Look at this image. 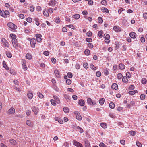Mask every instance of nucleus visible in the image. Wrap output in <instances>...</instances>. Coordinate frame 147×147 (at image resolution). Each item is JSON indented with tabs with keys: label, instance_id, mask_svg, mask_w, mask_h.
<instances>
[{
	"label": "nucleus",
	"instance_id": "5701e85b",
	"mask_svg": "<svg viewBox=\"0 0 147 147\" xmlns=\"http://www.w3.org/2000/svg\"><path fill=\"white\" fill-rule=\"evenodd\" d=\"M55 22L57 23H59L60 22V18L59 17H56L55 18Z\"/></svg>",
	"mask_w": 147,
	"mask_h": 147
},
{
	"label": "nucleus",
	"instance_id": "3c124183",
	"mask_svg": "<svg viewBox=\"0 0 147 147\" xmlns=\"http://www.w3.org/2000/svg\"><path fill=\"white\" fill-rule=\"evenodd\" d=\"M92 33L90 31H88L87 32L86 35L89 37H90L92 36Z\"/></svg>",
	"mask_w": 147,
	"mask_h": 147
},
{
	"label": "nucleus",
	"instance_id": "a18cd8bd",
	"mask_svg": "<svg viewBox=\"0 0 147 147\" xmlns=\"http://www.w3.org/2000/svg\"><path fill=\"white\" fill-rule=\"evenodd\" d=\"M83 66L86 69L88 67V64L86 63H84L83 64Z\"/></svg>",
	"mask_w": 147,
	"mask_h": 147
},
{
	"label": "nucleus",
	"instance_id": "4c0bfd02",
	"mask_svg": "<svg viewBox=\"0 0 147 147\" xmlns=\"http://www.w3.org/2000/svg\"><path fill=\"white\" fill-rule=\"evenodd\" d=\"M119 66L120 69L123 70L125 69V65L123 64H120Z\"/></svg>",
	"mask_w": 147,
	"mask_h": 147
},
{
	"label": "nucleus",
	"instance_id": "4d7b16f0",
	"mask_svg": "<svg viewBox=\"0 0 147 147\" xmlns=\"http://www.w3.org/2000/svg\"><path fill=\"white\" fill-rule=\"evenodd\" d=\"M26 21L28 22L31 23L32 21V19L31 18L28 17L27 18Z\"/></svg>",
	"mask_w": 147,
	"mask_h": 147
},
{
	"label": "nucleus",
	"instance_id": "20e7f679",
	"mask_svg": "<svg viewBox=\"0 0 147 147\" xmlns=\"http://www.w3.org/2000/svg\"><path fill=\"white\" fill-rule=\"evenodd\" d=\"M32 111L34 112L35 115H36L39 111L38 107H37L33 106L32 107Z\"/></svg>",
	"mask_w": 147,
	"mask_h": 147
},
{
	"label": "nucleus",
	"instance_id": "2eb2a0df",
	"mask_svg": "<svg viewBox=\"0 0 147 147\" xmlns=\"http://www.w3.org/2000/svg\"><path fill=\"white\" fill-rule=\"evenodd\" d=\"M131 37L133 38H135L136 36V34L134 32L131 33L129 34Z\"/></svg>",
	"mask_w": 147,
	"mask_h": 147
},
{
	"label": "nucleus",
	"instance_id": "f8f14e48",
	"mask_svg": "<svg viewBox=\"0 0 147 147\" xmlns=\"http://www.w3.org/2000/svg\"><path fill=\"white\" fill-rule=\"evenodd\" d=\"M36 40L35 38H32L30 41V44L32 46L35 45V44L36 43Z\"/></svg>",
	"mask_w": 147,
	"mask_h": 147
},
{
	"label": "nucleus",
	"instance_id": "603ef678",
	"mask_svg": "<svg viewBox=\"0 0 147 147\" xmlns=\"http://www.w3.org/2000/svg\"><path fill=\"white\" fill-rule=\"evenodd\" d=\"M90 66L92 69L94 70H95L96 69V68L94 66L93 64H91Z\"/></svg>",
	"mask_w": 147,
	"mask_h": 147
},
{
	"label": "nucleus",
	"instance_id": "774afa93",
	"mask_svg": "<svg viewBox=\"0 0 147 147\" xmlns=\"http://www.w3.org/2000/svg\"><path fill=\"white\" fill-rule=\"evenodd\" d=\"M143 17L144 19H147V13H144L143 14Z\"/></svg>",
	"mask_w": 147,
	"mask_h": 147
},
{
	"label": "nucleus",
	"instance_id": "f257e3e1",
	"mask_svg": "<svg viewBox=\"0 0 147 147\" xmlns=\"http://www.w3.org/2000/svg\"><path fill=\"white\" fill-rule=\"evenodd\" d=\"M7 25L9 27V29L13 31L15 30L16 26L12 22H10L7 24Z\"/></svg>",
	"mask_w": 147,
	"mask_h": 147
},
{
	"label": "nucleus",
	"instance_id": "2f4dec72",
	"mask_svg": "<svg viewBox=\"0 0 147 147\" xmlns=\"http://www.w3.org/2000/svg\"><path fill=\"white\" fill-rule=\"evenodd\" d=\"M109 107L110 108L113 109L115 107V105L113 102H111L109 104Z\"/></svg>",
	"mask_w": 147,
	"mask_h": 147
},
{
	"label": "nucleus",
	"instance_id": "58836bf2",
	"mask_svg": "<svg viewBox=\"0 0 147 147\" xmlns=\"http://www.w3.org/2000/svg\"><path fill=\"white\" fill-rule=\"evenodd\" d=\"M84 54L86 55H88L90 54V51L88 49H86L84 52Z\"/></svg>",
	"mask_w": 147,
	"mask_h": 147
},
{
	"label": "nucleus",
	"instance_id": "680f3d73",
	"mask_svg": "<svg viewBox=\"0 0 147 147\" xmlns=\"http://www.w3.org/2000/svg\"><path fill=\"white\" fill-rule=\"evenodd\" d=\"M65 147H69V145L68 143L67 142H65L63 145Z\"/></svg>",
	"mask_w": 147,
	"mask_h": 147
},
{
	"label": "nucleus",
	"instance_id": "37998d69",
	"mask_svg": "<svg viewBox=\"0 0 147 147\" xmlns=\"http://www.w3.org/2000/svg\"><path fill=\"white\" fill-rule=\"evenodd\" d=\"M66 83L68 85H70L71 83V81L70 79H67L66 80Z\"/></svg>",
	"mask_w": 147,
	"mask_h": 147
},
{
	"label": "nucleus",
	"instance_id": "f03ea898",
	"mask_svg": "<svg viewBox=\"0 0 147 147\" xmlns=\"http://www.w3.org/2000/svg\"><path fill=\"white\" fill-rule=\"evenodd\" d=\"M9 12L7 10H5V11H2L1 12V15L4 18H7V16L9 15Z\"/></svg>",
	"mask_w": 147,
	"mask_h": 147
},
{
	"label": "nucleus",
	"instance_id": "09e8293b",
	"mask_svg": "<svg viewBox=\"0 0 147 147\" xmlns=\"http://www.w3.org/2000/svg\"><path fill=\"white\" fill-rule=\"evenodd\" d=\"M114 30L116 32H118L119 31V28L117 26H115L113 27Z\"/></svg>",
	"mask_w": 147,
	"mask_h": 147
},
{
	"label": "nucleus",
	"instance_id": "f3484780",
	"mask_svg": "<svg viewBox=\"0 0 147 147\" xmlns=\"http://www.w3.org/2000/svg\"><path fill=\"white\" fill-rule=\"evenodd\" d=\"M78 104L82 106H84L85 104L84 101L82 99H80L79 101Z\"/></svg>",
	"mask_w": 147,
	"mask_h": 147
},
{
	"label": "nucleus",
	"instance_id": "864d4df0",
	"mask_svg": "<svg viewBox=\"0 0 147 147\" xmlns=\"http://www.w3.org/2000/svg\"><path fill=\"white\" fill-rule=\"evenodd\" d=\"M14 89L20 92L21 91V90L18 87H17L16 86H14Z\"/></svg>",
	"mask_w": 147,
	"mask_h": 147
},
{
	"label": "nucleus",
	"instance_id": "39448f33",
	"mask_svg": "<svg viewBox=\"0 0 147 147\" xmlns=\"http://www.w3.org/2000/svg\"><path fill=\"white\" fill-rule=\"evenodd\" d=\"M26 61L25 59L22 60V68L24 70H26L27 69L26 66Z\"/></svg>",
	"mask_w": 147,
	"mask_h": 147
},
{
	"label": "nucleus",
	"instance_id": "e2e57ef3",
	"mask_svg": "<svg viewBox=\"0 0 147 147\" xmlns=\"http://www.w3.org/2000/svg\"><path fill=\"white\" fill-rule=\"evenodd\" d=\"M134 89V85H130L129 88V90H133Z\"/></svg>",
	"mask_w": 147,
	"mask_h": 147
},
{
	"label": "nucleus",
	"instance_id": "0e129e2a",
	"mask_svg": "<svg viewBox=\"0 0 147 147\" xmlns=\"http://www.w3.org/2000/svg\"><path fill=\"white\" fill-rule=\"evenodd\" d=\"M49 54V52L47 51H45L43 53V54L46 56H48Z\"/></svg>",
	"mask_w": 147,
	"mask_h": 147
},
{
	"label": "nucleus",
	"instance_id": "052dcab7",
	"mask_svg": "<svg viewBox=\"0 0 147 147\" xmlns=\"http://www.w3.org/2000/svg\"><path fill=\"white\" fill-rule=\"evenodd\" d=\"M26 123L28 126H30L31 125V122L30 120H27L26 121Z\"/></svg>",
	"mask_w": 147,
	"mask_h": 147
},
{
	"label": "nucleus",
	"instance_id": "6ab92c4d",
	"mask_svg": "<svg viewBox=\"0 0 147 147\" xmlns=\"http://www.w3.org/2000/svg\"><path fill=\"white\" fill-rule=\"evenodd\" d=\"M54 73L57 77L58 78L60 77L59 71L57 70H55L54 71Z\"/></svg>",
	"mask_w": 147,
	"mask_h": 147
},
{
	"label": "nucleus",
	"instance_id": "bf43d9fd",
	"mask_svg": "<svg viewBox=\"0 0 147 147\" xmlns=\"http://www.w3.org/2000/svg\"><path fill=\"white\" fill-rule=\"evenodd\" d=\"M35 21H36V24L37 26H38L40 24L39 22L38 18H36L35 19Z\"/></svg>",
	"mask_w": 147,
	"mask_h": 147
},
{
	"label": "nucleus",
	"instance_id": "c756f323",
	"mask_svg": "<svg viewBox=\"0 0 147 147\" xmlns=\"http://www.w3.org/2000/svg\"><path fill=\"white\" fill-rule=\"evenodd\" d=\"M7 56L9 58H11L12 57V54L9 51H7L6 53Z\"/></svg>",
	"mask_w": 147,
	"mask_h": 147
},
{
	"label": "nucleus",
	"instance_id": "c03bdc74",
	"mask_svg": "<svg viewBox=\"0 0 147 147\" xmlns=\"http://www.w3.org/2000/svg\"><path fill=\"white\" fill-rule=\"evenodd\" d=\"M51 104L54 106H55L56 105V103H55V101L53 99H51Z\"/></svg>",
	"mask_w": 147,
	"mask_h": 147
},
{
	"label": "nucleus",
	"instance_id": "f704fd0d",
	"mask_svg": "<svg viewBox=\"0 0 147 147\" xmlns=\"http://www.w3.org/2000/svg\"><path fill=\"white\" fill-rule=\"evenodd\" d=\"M103 32L102 31H99L98 34V36L100 38H102V37Z\"/></svg>",
	"mask_w": 147,
	"mask_h": 147
},
{
	"label": "nucleus",
	"instance_id": "aec40b11",
	"mask_svg": "<svg viewBox=\"0 0 147 147\" xmlns=\"http://www.w3.org/2000/svg\"><path fill=\"white\" fill-rule=\"evenodd\" d=\"M33 94L31 92H29L28 93L27 96L28 98L30 99H31L33 97Z\"/></svg>",
	"mask_w": 147,
	"mask_h": 147
},
{
	"label": "nucleus",
	"instance_id": "a211bd4d",
	"mask_svg": "<svg viewBox=\"0 0 147 147\" xmlns=\"http://www.w3.org/2000/svg\"><path fill=\"white\" fill-rule=\"evenodd\" d=\"M138 92V91L136 90H135L133 91H129L128 92V94L130 95H134L135 94L137 93Z\"/></svg>",
	"mask_w": 147,
	"mask_h": 147
},
{
	"label": "nucleus",
	"instance_id": "393cba45",
	"mask_svg": "<svg viewBox=\"0 0 147 147\" xmlns=\"http://www.w3.org/2000/svg\"><path fill=\"white\" fill-rule=\"evenodd\" d=\"M63 111L65 113H67L69 112V109L67 107H64L63 108Z\"/></svg>",
	"mask_w": 147,
	"mask_h": 147
},
{
	"label": "nucleus",
	"instance_id": "bb28decb",
	"mask_svg": "<svg viewBox=\"0 0 147 147\" xmlns=\"http://www.w3.org/2000/svg\"><path fill=\"white\" fill-rule=\"evenodd\" d=\"M72 17L73 18L76 19H78L80 18V15L79 14H76L73 15Z\"/></svg>",
	"mask_w": 147,
	"mask_h": 147
},
{
	"label": "nucleus",
	"instance_id": "a19ab883",
	"mask_svg": "<svg viewBox=\"0 0 147 147\" xmlns=\"http://www.w3.org/2000/svg\"><path fill=\"white\" fill-rule=\"evenodd\" d=\"M98 22L99 23H102L103 22V20L102 18L100 17H99L98 18Z\"/></svg>",
	"mask_w": 147,
	"mask_h": 147
},
{
	"label": "nucleus",
	"instance_id": "ddd939ff",
	"mask_svg": "<svg viewBox=\"0 0 147 147\" xmlns=\"http://www.w3.org/2000/svg\"><path fill=\"white\" fill-rule=\"evenodd\" d=\"M12 42L13 46H17L18 45L17 41L16 39H12Z\"/></svg>",
	"mask_w": 147,
	"mask_h": 147
},
{
	"label": "nucleus",
	"instance_id": "4468645a",
	"mask_svg": "<svg viewBox=\"0 0 147 147\" xmlns=\"http://www.w3.org/2000/svg\"><path fill=\"white\" fill-rule=\"evenodd\" d=\"M118 88V85L116 83L113 84L111 86V88L113 89L117 90Z\"/></svg>",
	"mask_w": 147,
	"mask_h": 147
},
{
	"label": "nucleus",
	"instance_id": "ea45409f",
	"mask_svg": "<svg viewBox=\"0 0 147 147\" xmlns=\"http://www.w3.org/2000/svg\"><path fill=\"white\" fill-rule=\"evenodd\" d=\"M66 27H68L70 28H72L73 29H75V27L74 25L72 24H70L69 25H66Z\"/></svg>",
	"mask_w": 147,
	"mask_h": 147
},
{
	"label": "nucleus",
	"instance_id": "9d476101",
	"mask_svg": "<svg viewBox=\"0 0 147 147\" xmlns=\"http://www.w3.org/2000/svg\"><path fill=\"white\" fill-rule=\"evenodd\" d=\"M15 112V109L13 108H11L8 111V113L10 114H14Z\"/></svg>",
	"mask_w": 147,
	"mask_h": 147
},
{
	"label": "nucleus",
	"instance_id": "de8ad7c7",
	"mask_svg": "<svg viewBox=\"0 0 147 147\" xmlns=\"http://www.w3.org/2000/svg\"><path fill=\"white\" fill-rule=\"evenodd\" d=\"M136 144L138 147H141L142 146V145L141 143L138 141L136 142Z\"/></svg>",
	"mask_w": 147,
	"mask_h": 147
},
{
	"label": "nucleus",
	"instance_id": "423d86ee",
	"mask_svg": "<svg viewBox=\"0 0 147 147\" xmlns=\"http://www.w3.org/2000/svg\"><path fill=\"white\" fill-rule=\"evenodd\" d=\"M36 41H37L38 42H40L41 40V38L42 37V36L41 34H37L36 35Z\"/></svg>",
	"mask_w": 147,
	"mask_h": 147
},
{
	"label": "nucleus",
	"instance_id": "cd10ccee",
	"mask_svg": "<svg viewBox=\"0 0 147 147\" xmlns=\"http://www.w3.org/2000/svg\"><path fill=\"white\" fill-rule=\"evenodd\" d=\"M101 126L103 128H107V125L106 123H100Z\"/></svg>",
	"mask_w": 147,
	"mask_h": 147
},
{
	"label": "nucleus",
	"instance_id": "72a5a7b5",
	"mask_svg": "<svg viewBox=\"0 0 147 147\" xmlns=\"http://www.w3.org/2000/svg\"><path fill=\"white\" fill-rule=\"evenodd\" d=\"M122 81L124 82H127L128 81V80L127 77L124 76L122 78Z\"/></svg>",
	"mask_w": 147,
	"mask_h": 147
},
{
	"label": "nucleus",
	"instance_id": "79ce46f5",
	"mask_svg": "<svg viewBox=\"0 0 147 147\" xmlns=\"http://www.w3.org/2000/svg\"><path fill=\"white\" fill-rule=\"evenodd\" d=\"M123 75L121 73H119L117 75V77L118 79H121Z\"/></svg>",
	"mask_w": 147,
	"mask_h": 147
},
{
	"label": "nucleus",
	"instance_id": "e433bc0d",
	"mask_svg": "<svg viewBox=\"0 0 147 147\" xmlns=\"http://www.w3.org/2000/svg\"><path fill=\"white\" fill-rule=\"evenodd\" d=\"M104 102L105 99L103 98L100 99L99 101V103L101 105H103L104 104Z\"/></svg>",
	"mask_w": 147,
	"mask_h": 147
},
{
	"label": "nucleus",
	"instance_id": "6e6552de",
	"mask_svg": "<svg viewBox=\"0 0 147 147\" xmlns=\"http://www.w3.org/2000/svg\"><path fill=\"white\" fill-rule=\"evenodd\" d=\"M57 1L55 0H51L48 4L52 7H54L56 4Z\"/></svg>",
	"mask_w": 147,
	"mask_h": 147
},
{
	"label": "nucleus",
	"instance_id": "a878e982",
	"mask_svg": "<svg viewBox=\"0 0 147 147\" xmlns=\"http://www.w3.org/2000/svg\"><path fill=\"white\" fill-rule=\"evenodd\" d=\"M102 11L103 12H106L108 13H109V11L108 9L105 7H102Z\"/></svg>",
	"mask_w": 147,
	"mask_h": 147
},
{
	"label": "nucleus",
	"instance_id": "c9c22d12",
	"mask_svg": "<svg viewBox=\"0 0 147 147\" xmlns=\"http://www.w3.org/2000/svg\"><path fill=\"white\" fill-rule=\"evenodd\" d=\"M101 3L104 6H106L107 4V1L105 0H103L101 1Z\"/></svg>",
	"mask_w": 147,
	"mask_h": 147
},
{
	"label": "nucleus",
	"instance_id": "dca6fc26",
	"mask_svg": "<svg viewBox=\"0 0 147 147\" xmlns=\"http://www.w3.org/2000/svg\"><path fill=\"white\" fill-rule=\"evenodd\" d=\"M53 97L55 99L54 100L57 103L59 104L60 103V100L59 98H58L55 95H54L53 96Z\"/></svg>",
	"mask_w": 147,
	"mask_h": 147
},
{
	"label": "nucleus",
	"instance_id": "5fc2aeb1",
	"mask_svg": "<svg viewBox=\"0 0 147 147\" xmlns=\"http://www.w3.org/2000/svg\"><path fill=\"white\" fill-rule=\"evenodd\" d=\"M86 41L88 42H91L92 41V39L90 38H87L86 39Z\"/></svg>",
	"mask_w": 147,
	"mask_h": 147
},
{
	"label": "nucleus",
	"instance_id": "4be33fe9",
	"mask_svg": "<svg viewBox=\"0 0 147 147\" xmlns=\"http://www.w3.org/2000/svg\"><path fill=\"white\" fill-rule=\"evenodd\" d=\"M10 142L13 145H15L16 143V141L13 139H11L9 140Z\"/></svg>",
	"mask_w": 147,
	"mask_h": 147
},
{
	"label": "nucleus",
	"instance_id": "412c9836",
	"mask_svg": "<svg viewBox=\"0 0 147 147\" xmlns=\"http://www.w3.org/2000/svg\"><path fill=\"white\" fill-rule=\"evenodd\" d=\"M85 145L86 147H91L89 142L87 140L85 141Z\"/></svg>",
	"mask_w": 147,
	"mask_h": 147
},
{
	"label": "nucleus",
	"instance_id": "6e6d98bb",
	"mask_svg": "<svg viewBox=\"0 0 147 147\" xmlns=\"http://www.w3.org/2000/svg\"><path fill=\"white\" fill-rule=\"evenodd\" d=\"M67 76L69 78H72L73 76L71 72H68L67 74Z\"/></svg>",
	"mask_w": 147,
	"mask_h": 147
},
{
	"label": "nucleus",
	"instance_id": "13d9d810",
	"mask_svg": "<svg viewBox=\"0 0 147 147\" xmlns=\"http://www.w3.org/2000/svg\"><path fill=\"white\" fill-rule=\"evenodd\" d=\"M104 37L105 38H109L110 36L108 34H104Z\"/></svg>",
	"mask_w": 147,
	"mask_h": 147
},
{
	"label": "nucleus",
	"instance_id": "7c9ffc66",
	"mask_svg": "<svg viewBox=\"0 0 147 147\" xmlns=\"http://www.w3.org/2000/svg\"><path fill=\"white\" fill-rule=\"evenodd\" d=\"M147 82L146 79L144 78H142L141 80V82L143 84H146Z\"/></svg>",
	"mask_w": 147,
	"mask_h": 147
},
{
	"label": "nucleus",
	"instance_id": "49530a36",
	"mask_svg": "<svg viewBox=\"0 0 147 147\" xmlns=\"http://www.w3.org/2000/svg\"><path fill=\"white\" fill-rule=\"evenodd\" d=\"M36 10L38 11H40L42 10V8L41 7L38 6L36 7Z\"/></svg>",
	"mask_w": 147,
	"mask_h": 147
},
{
	"label": "nucleus",
	"instance_id": "b1692460",
	"mask_svg": "<svg viewBox=\"0 0 147 147\" xmlns=\"http://www.w3.org/2000/svg\"><path fill=\"white\" fill-rule=\"evenodd\" d=\"M2 63L3 67L5 68L6 70H8L9 69V68L6 64L5 62L4 61H3Z\"/></svg>",
	"mask_w": 147,
	"mask_h": 147
},
{
	"label": "nucleus",
	"instance_id": "338daca9",
	"mask_svg": "<svg viewBox=\"0 0 147 147\" xmlns=\"http://www.w3.org/2000/svg\"><path fill=\"white\" fill-rule=\"evenodd\" d=\"M48 12L49 13H52L53 11V9L52 8H50L48 10Z\"/></svg>",
	"mask_w": 147,
	"mask_h": 147
},
{
	"label": "nucleus",
	"instance_id": "8fccbe9b",
	"mask_svg": "<svg viewBox=\"0 0 147 147\" xmlns=\"http://www.w3.org/2000/svg\"><path fill=\"white\" fill-rule=\"evenodd\" d=\"M10 36L13 39H16V35L13 34H11L10 35Z\"/></svg>",
	"mask_w": 147,
	"mask_h": 147
},
{
	"label": "nucleus",
	"instance_id": "69168bd1",
	"mask_svg": "<svg viewBox=\"0 0 147 147\" xmlns=\"http://www.w3.org/2000/svg\"><path fill=\"white\" fill-rule=\"evenodd\" d=\"M129 134L133 136L136 134V132L134 131H131L129 132Z\"/></svg>",
	"mask_w": 147,
	"mask_h": 147
},
{
	"label": "nucleus",
	"instance_id": "1a4fd4ad",
	"mask_svg": "<svg viewBox=\"0 0 147 147\" xmlns=\"http://www.w3.org/2000/svg\"><path fill=\"white\" fill-rule=\"evenodd\" d=\"M76 118L78 120H81L82 119V117L80 114L77 112H75Z\"/></svg>",
	"mask_w": 147,
	"mask_h": 147
},
{
	"label": "nucleus",
	"instance_id": "0eeeda50",
	"mask_svg": "<svg viewBox=\"0 0 147 147\" xmlns=\"http://www.w3.org/2000/svg\"><path fill=\"white\" fill-rule=\"evenodd\" d=\"M87 103L90 105H93L96 104V103L93 101L90 98H88L87 100Z\"/></svg>",
	"mask_w": 147,
	"mask_h": 147
},
{
	"label": "nucleus",
	"instance_id": "473e14b6",
	"mask_svg": "<svg viewBox=\"0 0 147 147\" xmlns=\"http://www.w3.org/2000/svg\"><path fill=\"white\" fill-rule=\"evenodd\" d=\"M43 13L44 16L46 17H48L49 16V13L48 11L45 10L43 12Z\"/></svg>",
	"mask_w": 147,
	"mask_h": 147
},
{
	"label": "nucleus",
	"instance_id": "c85d7f7f",
	"mask_svg": "<svg viewBox=\"0 0 147 147\" xmlns=\"http://www.w3.org/2000/svg\"><path fill=\"white\" fill-rule=\"evenodd\" d=\"M26 57L27 59H31L32 58V57L31 55L29 53H27L26 54Z\"/></svg>",
	"mask_w": 147,
	"mask_h": 147
},
{
	"label": "nucleus",
	"instance_id": "9b49d317",
	"mask_svg": "<svg viewBox=\"0 0 147 147\" xmlns=\"http://www.w3.org/2000/svg\"><path fill=\"white\" fill-rule=\"evenodd\" d=\"M1 41L3 45L5 46H7L8 45V42L4 38H3L1 40Z\"/></svg>",
	"mask_w": 147,
	"mask_h": 147
},
{
	"label": "nucleus",
	"instance_id": "7ed1b4c3",
	"mask_svg": "<svg viewBox=\"0 0 147 147\" xmlns=\"http://www.w3.org/2000/svg\"><path fill=\"white\" fill-rule=\"evenodd\" d=\"M73 143L74 145L77 147H83V145L80 143L74 140L73 141Z\"/></svg>",
	"mask_w": 147,
	"mask_h": 147
}]
</instances>
